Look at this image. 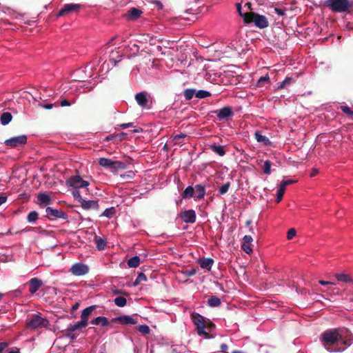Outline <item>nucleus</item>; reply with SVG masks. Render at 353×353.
I'll return each instance as SVG.
<instances>
[{
    "instance_id": "obj_50",
    "label": "nucleus",
    "mask_w": 353,
    "mask_h": 353,
    "mask_svg": "<svg viewBox=\"0 0 353 353\" xmlns=\"http://www.w3.org/2000/svg\"><path fill=\"white\" fill-rule=\"evenodd\" d=\"M115 139H116V143L120 142L122 140L125 139V137L126 136V134L124 132H121L119 134H114Z\"/></svg>"
},
{
    "instance_id": "obj_30",
    "label": "nucleus",
    "mask_w": 353,
    "mask_h": 353,
    "mask_svg": "<svg viewBox=\"0 0 353 353\" xmlns=\"http://www.w3.org/2000/svg\"><path fill=\"white\" fill-rule=\"evenodd\" d=\"M194 195V188L192 186L187 187L181 194L182 199H186Z\"/></svg>"
},
{
    "instance_id": "obj_51",
    "label": "nucleus",
    "mask_w": 353,
    "mask_h": 353,
    "mask_svg": "<svg viewBox=\"0 0 353 353\" xmlns=\"http://www.w3.org/2000/svg\"><path fill=\"white\" fill-rule=\"evenodd\" d=\"M241 248L247 254H250L252 252V250L251 247L249 245V244L243 243L241 245Z\"/></svg>"
},
{
    "instance_id": "obj_64",
    "label": "nucleus",
    "mask_w": 353,
    "mask_h": 353,
    "mask_svg": "<svg viewBox=\"0 0 353 353\" xmlns=\"http://www.w3.org/2000/svg\"><path fill=\"white\" fill-rule=\"evenodd\" d=\"M8 197L0 194V205L6 202Z\"/></svg>"
},
{
    "instance_id": "obj_58",
    "label": "nucleus",
    "mask_w": 353,
    "mask_h": 353,
    "mask_svg": "<svg viewBox=\"0 0 353 353\" xmlns=\"http://www.w3.org/2000/svg\"><path fill=\"white\" fill-rule=\"evenodd\" d=\"M71 103L67 99H63L60 101V105L62 107L70 106Z\"/></svg>"
},
{
    "instance_id": "obj_3",
    "label": "nucleus",
    "mask_w": 353,
    "mask_h": 353,
    "mask_svg": "<svg viewBox=\"0 0 353 353\" xmlns=\"http://www.w3.org/2000/svg\"><path fill=\"white\" fill-rule=\"evenodd\" d=\"M243 21L245 23H254L256 27L261 29L265 28L269 25L268 19L265 16L260 15L252 10L246 12V14L243 15Z\"/></svg>"
},
{
    "instance_id": "obj_14",
    "label": "nucleus",
    "mask_w": 353,
    "mask_h": 353,
    "mask_svg": "<svg viewBox=\"0 0 353 353\" xmlns=\"http://www.w3.org/2000/svg\"><path fill=\"white\" fill-rule=\"evenodd\" d=\"M214 112L220 121L227 119L228 117L233 115L232 109L230 106H225L219 110H215Z\"/></svg>"
},
{
    "instance_id": "obj_47",
    "label": "nucleus",
    "mask_w": 353,
    "mask_h": 353,
    "mask_svg": "<svg viewBox=\"0 0 353 353\" xmlns=\"http://www.w3.org/2000/svg\"><path fill=\"white\" fill-rule=\"evenodd\" d=\"M139 332L143 334H148L150 332V329L148 325H141L138 327Z\"/></svg>"
},
{
    "instance_id": "obj_24",
    "label": "nucleus",
    "mask_w": 353,
    "mask_h": 353,
    "mask_svg": "<svg viewBox=\"0 0 353 353\" xmlns=\"http://www.w3.org/2000/svg\"><path fill=\"white\" fill-rule=\"evenodd\" d=\"M135 99L137 103L141 106L145 107L148 103V99L144 92H139L135 95Z\"/></svg>"
},
{
    "instance_id": "obj_44",
    "label": "nucleus",
    "mask_w": 353,
    "mask_h": 353,
    "mask_svg": "<svg viewBox=\"0 0 353 353\" xmlns=\"http://www.w3.org/2000/svg\"><path fill=\"white\" fill-rule=\"evenodd\" d=\"M72 194L74 199L80 203H81L82 200H83L78 189L74 188V190L72 191Z\"/></svg>"
},
{
    "instance_id": "obj_11",
    "label": "nucleus",
    "mask_w": 353,
    "mask_h": 353,
    "mask_svg": "<svg viewBox=\"0 0 353 353\" xmlns=\"http://www.w3.org/2000/svg\"><path fill=\"white\" fill-rule=\"evenodd\" d=\"M67 183L74 189L87 188L89 185V183L83 180L79 175L70 177L67 181Z\"/></svg>"
},
{
    "instance_id": "obj_13",
    "label": "nucleus",
    "mask_w": 353,
    "mask_h": 353,
    "mask_svg": "<svg viewBox=\"0 0 353 353\" xmlns=\"http://www.w3.org/2000/svg\"><path fill=\"white\" fill-rule=\"evenodd\" d=\"M46 216L48 218H55V219H63L66 220L68 217V214H65L62 210H59L57 209H54L51 207H47L46 209Z\"/></svg>"
},
{
    "instance_id": "obj_2",
    "label": "nucleus",
    "mask_w": 353,
    "mask_h": 353,
    "mask_svg": "<svg viewBox=\"0 0 353 353\" xmlns=\"http://www.w3.org/2000/svg\"><path fill=\"white\" fill-rule=\"evenodd\" d=\"M320 341L326 350L333 352L332 345L339 341L338 330L330 329L325 330L321 334Z\"/></svg>"
},
{
    "instance_id": "obj_46",
    "label": "nucleus",
    "mask_w": 353,
    "mask_h": 353,
    "mask_svg": "<svg viewBox=\"0 0 353 353\" xmlns=\"http://www.w3.org/2000/svg\"><path fill=\"white\" fill-rule=\"evenodd\" d=\"M341 110L343 113L346 114L347 115L351 117L353 119V110H352L350 108H349L347 105H341Z\"/></svg>"
},
{
    "instance_id": "obj_29",
    "label": "nucleus",
    "mask_w": 353,
    "mask_h": 353,
    "mask_svg": "<svg viewBox=\"0 0 353 353\" xmlns=\"http://www.w3.org/2000/svg\"><path fill=\"white\" fill-rule=\"evenodd\" d=\"M142 11L136 8H131L128 12V14L131 19H137L140 17Z\"/></svg>"
},
{
    "instance_id": "obj_1",
    "label": "nucleus",
    "mask_w": 353,
    "mask_h": 353,
    "mask_svg": "<svg viewBox=\"0 0 353 353\" xmlns=\"http://www.w3.org/2000/svg\"><path fill=\"white\" fill-rule=\"evenodd\" d=\"M191 319L196 326L197 334L205 339H210V332L214 329L215 325L210 320L198 313H192Z\"/></svg>"
},
{
    "instance_id": "obj_6",
    "label": "nucleus",
    "mask_w": 353,
    "mask_h": 353,
    "mask_svg": "<svg viewBox=\"0 0 353 353\" xmlns=\"http://www.w3.org/2000/svg\"><path fill=\"white\" fill-rule=\"evenodd\" d=\"M99 164L101 167L110 169L112 172H117L126 168V165L124 162L120 161H112L108 158H100L99 159Z\"/></svg>"
},
{
    "instance_id": "obj_39",
    "label": "nucleus",
    "mask_w": 353,
    "mask_h": 353,
    "mask_svg": "<svg viewBox=\"0 0 353 353\" xmlns=\"http://www.w3.org/2000/svg\"><path fill=\"white\" fill-rule=\"evenodd\" d=\"M116 213L114 208H107L101 214V216H106L108 218H112Z\"/></svg>"
},
{
    "instance_id": "obj_17",
    "label": "nucleus",
    "mask_w": 353,
    "mask_h": 353,
    "mask_svg": "<svg viewBox=\"0 0 353 353\" xmlns=\"http://www.w3.org/2000/svg\"><path fill=\"white\" fill-rule=\"evenodd\" d=\"M180 218L187 223H194L196 221V213L194 210H185L180 214Z\"/></svg>"
},
{
    "instance_id": "obj_22",
    "label": "nucleus",
    "mask_w": 353,
    "mask_h": 353,
    "mask_svg": "<svg viewBox=\"0 0 353 353\" xmlns=\"http://www.w3.org/2000/svg\"><path fill=\"white\" fill-rule=\"evenodd\" d=\"M187 137L186 134L181 133L170 137V142L173 145H180L183 143V139Z\"/></svg>"
},
{
    "instance_id": "obj_7",
    "label": "nucleus",
    "mask_w": 353,
    "mask_h": 353,
    "mask_svg": "<svg viewBox=\"0 0 353 353\" xmlns=\"http://www.w3.org/2000/svg\"><path fill=\"white\" fill-rule=\"evenodd\" d=\"M86 326L87 325L85 323V321H78L74 325H70L65 330H64L65 333L63 334V336L73 341L77 339L80 330L82 328H85Z\"/></svg>"
},
{
    "instance_id": "obj_35",
    "label": "nucleus",
    "mask_w": 353,
    "mask_h": 353,
    "mask_svg": "<svg viewBox=\"0 0 353 353\" xmlns=\"http://www.w3.org/2000/svg\"><path fill=\"white\" fill-rule=\"evenodd\" d=\"M211 149L214 152H215L216 154H219L221 157H223L225 154L223 147L221 145H213L211 146Z\"/></svg>"
},
{
    "instance_id": "obj_49",
    "label": "nucleus",
    "mask_w": 353,
    "mask_h": 353,
    "mask_svg": "<svg viewBox=\"0 0 353 353\" xmlns=\"http://www.w3.org/2000/svg\"><path fill=\"white\" fill-rule=\"evenodd\" d=\"M296 230L294 228H290L288 231V234H287L288 239H289V240L292 239L296 236Z\"/></svg>"
},
{
    "instance_id": "obj_53",
    "label": "nucleus",
    "mask_w": 353,
    "mask_h": 353,
    "mask_svg": "<svg viewBox=\"0 0 353 353\" xmlns=\"http://www.w3.org/2000/svg\"><path fill=\"white\" fill-rule=\"evenodd\" d=\"M39 105L41 106L43 108L47 109V110H50L54 106H57V105L56 103H54V104H53V103H47V104H43H43H39Z\"/></svg>"
},
{
    "instance_id": "obj_48",
    "label": "nucleus",
    "mask_w": 353,
    "mask_h": 353,
    "mask_svg": "<svg viewBox=\"0 0 353 353\" xmlns=\"http://www.w3.org/2000/svg\"><path fill=\"white\" fill-rule=\"evenodd\" d=\"M292 82V79L290 77H286L279 85V88H284L285 85H290Z\"/></svg>"
},
{
    "instance_id": "obj_19",
    "label": "nucleus",
    "mask_w": 353,
    "mask_h": 353,
    "mask_svg": "<svg viewBox=\"0 0 353 353\" xmlns=\"http://www.w3.org/2000/svg\"><path fill=\"white\" fill-rule=\"evenodd\" d=\"M81 208L85 210H98L99 208V205L97 201L94 200H82L80 203Z\"/></svg>"
},
{
    "instance_id": "obj_42",
    "label": "nucleus",
    "mask_w": 353,
    "mask_h": 353,
    "mask_svg": "<svg viewBox=\"0 0 353 353\" xmlns=\"http://www.w3.org/2000/svg\"><path fill=\"white\" fill-rule=\"evenodd\" d=\"M271 165L270 161H265L264 165L262 167V170L265 174H270L271 173Z\"/></svg>"
},
{
    "instance_id": "obj_16",
    "label": "nucleus",
    "mask_w": 353,
    "mask_h": 353,
    "mask_svg": "<svg viewBox=\"0 0 353 353\" xmlns=\"http://www.w3.org/2000/svg\"><path fill=\"white\" fill-rule=\"evenodd\" d=\"M28 285H29L30 293L34 294L43 285V283L41 279L34 277L29 280Z\"/></svg>"
},
{
    "instance_id": "obj_62",
    "label": "nucleus",
    "mask_w": 353,
    "mask_h": 353,
    "mask_svg": "<svg viewBox=\"0 0 353 353\" xmlns=\"http://www.w3.org/2000/svg\"><path fill=\"white\" fill-rule=\"evenodd\" d=\"M318 174H319V170L316 168H312L310 176V177H314Z\"/></svg>"
},
{
    "instance_id": "obj_38",
    "label": "nucleus",
    "mask_w": 353,
    "mask_h": 353,
    "mask_svg": "<svg viewBox=\"0 0 353 353\" xmlns=\"http://www.w3.org/2000/svg\"><path fill=\"white\" fill-rule=\"evenodd\" d=\"M270 81V80L268 74H266L265 76L260 77V79L257 81L256 85L258 87H263L265 83H269Z\"/></svg>"
},
{
    "instance_id": "obj_59",
    "label": "nucleus",
    "mask_w": 353,
    "mask_h": 353,
    "mask_svg": "<svg viewBox=\"0 0 353 353\" xmlns=\"http://www.w3.org/2000/svg\"><path fill=\"white\" fill-rule=\"evenodd\" d=\"M319 283L322 285H336V283L334 281H325L323 280H320Z\"/></svg>"
},
{
    "instance_id": "obj_8",
    "label": "nucleus",
    "mask_w": 353,
    "mask_h": 353,
    "mask_svg": "<svg viewBox=\"0 0 353 353\" xmlns=\"http://www.w3.org/2000/svg\"><path fill=\"white\" fill-rule=\"evenodd\" d=\"M337 330L339 341L345 346L341 349V351H343L346 347H349L353 343V334L347 328H338ZM338 351H341V349H339Z\"/></svg>"
},
{
    "instance_id": "obj_15",
    "label": "nucleus",
    "mask_w": 353,
    "mask_h": 353,
    "mask_svg": "<svg viewBox=\"0 0 353 353\" xmlns=\"http://www.w3.org/2000/svg\"><path fill=\"white\" fill-rule=\"evenodd\" d=\"M295 182V181L292 179L283 180L281 181L280 187L276 193V202L279 203L283 199L285 192L286 191V186L290 184H292Z\"/></svg>"
},
{
    "instance_id": "obj_41",
    "label": "nucleus",
    "mask_w": 353,
    "mask_h": 353,
    "mask_svg": "<svg viewBox=\"0 0 353 353\" xmlns=\"http://www.w3.org/2000/svg\"><path fill=\"white\" fill-rule=\"evenodd\" d=\"M38 213L36 211L30 212L27 216L28 221L30 223L35 222L38 219Z\"/></svg>"
},
{
    "instance_id": "obj_61",
    "label": "nucleus",
    "mask_w": 353,
    "mask_h": 353,
    "mask_svg": "<svg viewBox=\"0 0 353 353\" xmlns=\"http://www.w3.org/2000/svg\"><path fill=\"white\" fill-rule=\"evenodd\" d=\"M237 11L239 15L243 19V15L246 14V12L243 13L241 12V6L240 3H237Z\"/></svg>"
},
{
    "instance_id": "obj_18",
    "label": "nucleus",
    "mask_w": 353,
    "mask_h": 353,
    "mask_svg": "<svg viewBox=\"0 0 353 353\" xmlns=\"http://www.w3.org/2000/svg\"><path fill=\"white\" fill-rule=\"evenodd\" d=\"M112 322L119 323L122 325H135L137 323V320L133 319L130 316L123 315L112 319Z\"/></svg>"
},
{
    "instance_id": "obj_21",
    "label": "nucleus",
    "mask_w": 353,
    "mask_h": 353,
    "mask_svg": "<svg viewBox=\"0 0 353 353\" xmlns=\"http://www.w3.org/2000/svg\"><path fill=\"white\" fill-rule=\"evenodd\" d=\"M194 188V194L196 199H203L205 194V185L201 184H197L195 185Z\"/></svg>"
},
{
    "instance_id": "obj_34",
    "label": "nucleus",
    "mask_w": 353,
    "mask_h": 353,
    "mask_svg": "<svg viewBox=\"0 0 353 353\" xmlns=\"http://www.w3.org/2000/svg\"><path fill=\"white\" fill-rule=\"evenodd\" d=\"M127 263L130 268H137L140 263V259L138 256H134L130 258Z\"/></svg>"
},
{
    "instance_id": "obj_40",
    "label": "nucleus",
    "mask_w": 353,
    "mask_h": 353,
    "mask_svg": "<svg viewBox=\"0 0 353 353\" xmlns=\"http://www.w3.org/2000/svg\"><path fill=\"white\" fill-rule=\"evenodd\" d=\"M147 281V276H145V274L143 272H141L138 274V276L137 278L136 279L135 281L134 282V286H137L138 285H139L141 282L143 281Z\"/></svg>"
},
{
    "instance_id": "obj_43",
    "label": "nucleus",
    "mask_w": 353,
    "mask_h": 353,
    "mask_svg": "<svg viewBox=\"0 0 353 353\" xmlns=\"http://www.w3.org/2000/svg\"><path fill=\"white\" fill-rule=\"evenodd\" d=\"M211 96V93L210 92L205 90H199L196 91V97L199 99H204Z\"/></svg>"
},
{
    "instance_id": "obj_26",
    "label": "nucleus",
    "mask_w": 353,
    "mask_h": 353,
    "mask_svg": "<svg viewBox=\"0 0 353 353\" xmlns=\"http://www.w3.org/2000/svg\"><path fill=\"white\" fill-rule=\"evenodd\" d=\"M335 277L338 281L343 282L346 283H353L352 277L347 274H336Z\"/></svg>"
},
{
    "instance_id": "obj_52",
    "label": "nucleus",
    "mask_w": 353,
    "mask_h": 353,
    "mask_svg": "<svg viewBox=\"0 0 353 353\" xmlns=\"http://www.w3.org/2000/svg\"><path fill=\"white\" fill-rule=\"evenodd\" d=\"M253 239L250 235H245L243 239V243L246 244H250L252 242Z\"/></svg>"
},
{
    "instance_id": "obj_45",
    "label": "nucleus",
    "mask_w": 353,
    "mask_h": 353,
    "mask_svg": "<svg viewBox=\"0 0 353 353\" xmlns=\"http://www.w3.org/2000/svg\"><path fill=\"white\" fill-rule=\"evenodd\" d=\"M230 187V182H227L225 184L222 185L219 189V194H225L228 191Z\"/></svg>"
},
{
    "instance_id": "obj_20",
    "label": "nucleus",
    "mask_w": 353,
    "mask_h": 353,
    "mask_svg": "<svg viewBox=\"0 0 353 353\" xmlns=\"http://www.w3.org/2000/svg\"><path fill=\"white\" fill-rule=\"evenodd\" d=\"M96 308V305H91L86 308H85L81 313V321H85V323L88 325V317L90 314Z\"/></svg>"
},
{
    "instance_id": "obj_28",
    "label": "nucleus",
    "mask_w": 353,
    "mask_h": 353,
    "mask_svg": "<svg viewBox=\"0 0 353 353\" xmlns=\"http://www.w3.org/2000/svg\"><path fill=\"white\" fill-rule=\"evenodd\" d=\"M39 204H45L48 205L50 203L51 198L50 196L46 193H39L37 196Z\"/></svg>"
},
{
    "instance_id": "obj_60",
    "label": "nucleus",
    "mask_w": 353,
    "mask_h": 353,
    "mask_svg": "<svg viewBox=\"0 0 353 353\" xmlns=\"http://www.w3.org/2000/svg\"><path fill=\"white\" fill-rule=\"evenodd\" d=\"M195 273H196V270L194 269L187 270L185 272V275L188 276H193L194 274H195Z\"/></svg>"
},
{
    "instance_id": "obj_12",
    "label": "nucleus",
    "mask_w": 353,
    "mask_h": 353,
    "mask_svg": "<svg viewBox=\"0 0 353 353\" xmlns=\"http://www.w3.org/2000/svg\"><path fill=\"white\" fill-rule=\"evenodd\" d=\"M70 272L74 276H81L89 272V268L85 264L77 263L72 265Z\"/></svg>"
},
{
    "instance_id": "obj_5",
    "label": "nucleus",
    "mask_w": 353,
    "mask_h": 353,
    "mask_svg": "<svg viewBox=\"0 0 353 353\" xmlns=\"http://www.w3.org/2000/svg\"><path fill=\"white\" fill-rule=\"evenodd\" d=\"M50 325L49 321L41 316V313L34 314L26 322V327L30 330L46 328Z\"/></svg>"
},
{
    "instance_id": "obj_37",
    "label": "nucleus",
    "mask_w": 353,
    "mask_h": 353,
    "mask_svg": "<svg viewBox=\"0 0 353 353\" xmlns=\"http://www.w3.org/2000/svg\"><path fill=\"white\" fill-rule=\"evenodd\" d=\"M184 97L187 101H190L192 99L193 96H196V90L194 89H186L183 92Z\"/></svg>"
},
{
    "instance_id": "obj_27",
    "label": "nucleus",
    "mask_w": 353,
    "mask_h": 353,
    "mask_svg": "<svg viewBox=\"0 0 353 353\" xmlns=\"http://www.w3.org/2000/svg\"><path fill=\"white\" fill-rule=\"evenodd\" d=\"M93 325H101L102 326H108L110 323L108 319L104 316H98L90 322Z\"/></svg>"
},
{
    "instance_id": "obj_33",
    "label": "nucleus",
    "mask_w": 353,
    "mask_h": 353,
    "mask_svg": "<svg viewBox=\"0 0 353 353\" xmlns=\"http://www.w3.org/2000/svg\"><path fill=\"white\" fill-rule=\"evenodd\" d=\"M208 303L211 307H218L221 304V300L216 296H212L208 300Z\"/></svg>"
},
{
    "instance_id": "obj_55",
    "label": "nucleus",
    "mask_w": 353,
    "mask_h": 353,
    "mask_svg": "<svg viewBox=\"0 0 353 353\" xmlns=\"http://www.w3.org/2000/svg\"><path fill=\"white\" fill-rule=\"evenodd\" d=\"M103 141H113L114 143H116V139H115L114 134H110V135H108V136L105 137L103 139Z\"/></svg>"
},
{
    "instance_id": "obj_10",
    "label": "nucleus",
    "mask_w": 353,
    "mask_h": 353,
    "mask_svg": "<svg viewBox=\"0 0 353 353\" xmlns=\"http://www.w3.org/2000/svg\"><path fill=\"white\" fill-rule=\"evenodd\" d=\"M83 6L79 3H67L63 5L57 13L58 17H62L69 13H77Z\"/></svg>"
},
{
    "instance_id": "obj_36",
    "label": "nucleus",
    "mask_w": 353,
    "mask_h": 353,
    "mask_svg": "<svg viewBox=\"0 0 353 353\" xmlns=\"http://www.w3.org/2000/svg\"><path fill=\"white\" fill-rule=\"evenodd\" d=\"M114 303L118 307H124L127 303V300L123 296H118L116 297L114 300Z\"/></svg>"
},
{
    "instance_id": "obj_25",
    "label": "nucleus",
    "mask_w": 353,
    "mask_h": 353,
    "mask_svg": "<svg viewBox=\"0 0 353 353\" xmlns=\"http://www.w3.org/2000/svg\"><path fill=\"white\" fill-rule=\"evenodd\" d=\"M214 263V261L212 259L207 258V259H202L199 261V265L201 268L205 269L207 270H210L211 268Z\"/></svg>"
},
{
    "instance_id": "obj_32",
    "label": "nucleus",
    "mask_w": 353,
    "mask_h": 353,
    "mask_svg": "<svg viewBox=\"0 0 353 353\" xmlns=\"http://www.w3.org/2000/svg\"><path fill=\"white\" fill-rule=\"evenodd\" d=\"M94 241L97 245V248L99 250H103L105 249L106 242L104 239L100 236H96L94 238Z\"/></svg>"
},
{
    "instance_id": "obj_9",
    "label": "nucleus",
    "mask_w": 353,
    "mask_h": 353,
    "mask_svg": "<svg viewBox=\"0 0 353 353\" xmlns=\"http://www.w3.org/2000/svg\"><path fill=\"white\" fill-rule=\"evenodd\" d=\"M26 143L27 137L25 134L11 137L4 141V143L6 146L12 148L24 145Z\"/></svg>"
},
{
    "instance_id": "obj_57",
    "label": "nucleus",
    "mask_w": 353,
    "mask_h": 353,
    "mask_svg": "<svg viewBox=\"0 0 353 353\" xmlns=\"http://www.w3.org/2000/svg\"><path fill=\"white\" fill-rule=\"evenodd\" d=\"M132 126H134V123H121L119 125V127L122 129H125Z\"/></svg>"
},
{
    "instance_id": "obj_4",
    "label": "nucleus",
    "mask_w": 353,
    "mask_h": 353,
    "mask_svg": "<svg viewBox=\"0 0 353 353\" xmlns=\"http://www.w3.org/2000/svg\"><path fill=\"white\" fill-rule=\"evenodd\" d=\"M325 6L334 12H349L352 3L348 0H327Z\"/></svg>"
},
{
    "instance_id": "obj_54",
    "label": "nucleus",
    "mask_w": 353,
    "mask_h": 353,
    "mask_svg": "<svg viewBox=\"0 0 353 353\" xmlns=\"http://www.w3.org/2000/svg\"><path fill=\"white\" fill-rule=\"evenodd\" d=\"M274 12L279 16H284L285 15V10L280 9L278 8H274Z\"/></svg>"
},
{
    "instance_id": "obj_56",
    "label": "nucleus",
    "mask_w": 353,
    "mask_h": 353,
    "mask_svg": "<svg viewBox=\"0 0 353 353\" xmlns=\"http://www.w3.org/2000/svg\"><path fill=\"white\" fill-rule=\"evenodd\" d=\"M8 345L9 343L7 342H0V353H2Z\"/></svg>"
},
{
    "instance_id": "obj_23",
    "label": "nucleus",
    "mask_w": 353,
    "mask_h": 353,
    "mask_svg": "<svg viewBox=\"0 0 353 353\" xmlns=\"http://www.w3.org/2000/svg\"><path fill=\"white\" fill-rule=\"evenodd\" d=\"M254 137L257 142L263 143L265 145H269L271 143L269 138L263 135L260 131H256L254 133Z\"/></svg>"
},
{
    "instance_id": "obj_31",
    "label": "nucleus",
    "mask_w": 353,
    "mask_h": 353,
    "mask_svg": "<svg viewBox=\"0 0 353 353\" xmlns=\"http://www.w3.org/2000/svg\"><path fill=\"white\" fill-rule=\"evenodd\" d=\"M12 119L11 113L8 112H3L1 116V123L2 125H6L12 121Z\"/></svg>"
},
{
    "instance_id": "obj_63",
    "label": "nucleus",
    "mask_w": 353,
    "mask_h": 353,
    "mask_svg": "<svg viewBox=\"0 0 353 353\" xmlns=\"http://www.w3.org/2000/svg\"><path fill=\"white\" fill-rule=\"evenodd\" d=\"M220 348H221V351L224 352V353H227V350H228V345L225 343H223L220 346Z\"/></svg>"
}]
</instances>
